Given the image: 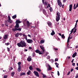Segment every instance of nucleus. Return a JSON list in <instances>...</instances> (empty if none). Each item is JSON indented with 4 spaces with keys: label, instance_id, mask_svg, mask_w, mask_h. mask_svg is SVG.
<instances>
[{
    "label": "nucleus",
    "instance_id": "f257e3e1",
    "mask_svg": "<svg viewBox=\"0 0 78 78\" xmlns=\"http://www.w3.org/2000/svg\"><path fill=\"white\" fill-rule=\"evenodd\" d=\"M17 45H18L19 47H26L27 44L24 41H21L20 43H17Z\"/></svg>",
    "mask_w": 78,
    "mask_h": 78
},
{
    "label": "nucleus",
    "instance_id": "f03ea898",
    "mask_svg": "<svg viewBox=\"0 0 78 78\" xmlns=\"http://www.w3.org/2000/svg\"><path fill=\"white\" fill-rule=\"evenodd\" d=\"M20 27H19V24H18L16 23V25L14 27V28H13L12 29V31L15 32L16 31H21V30H22V28H19Z\"/></svg>",
    "mask_w": 78,
    "mask_h": 78
},
{
    "label": "nucleus",
    "instance_id": "7ed1b4c3",
    "mask_svg": "<svg viewBox=\"0 0 78 78\" xmlns=\"http://www.w3.org/2000/svg\"><path fill=\"white\" fill-rule=\"evenodd\" d=\"M56 20L57 22H59L60 20V13L58 12L57 13V16H56Z\"/></svg>",
    "mask_w": 78,
    "mask_h": 78
},
{
    "label": "nucleus",
    "instance_id": "20e7f679",
    "mask_svg": "<svg viewBox=\"0 0 78 78\" xmlns=\"http://www.w3.org/2000/svg\"><path fill=\"white\" fill-rule=\"evenodd\" d=\"M47 23L49 27H50V28H53L52 23L51 22L49 21Z\"/></svg>",
    "mask_w": 78,
    "mask_h": 78
},
{
    "label": "nucleus",
    "instance_id": "39448f33",
    "mask_svg": "<svg viewBox=\"0 0 78 78\" xmlns=\"http://www.w3.org/2000/svg\"><path fill=\"white\" fill-rule=\"evenodd\" d=\"M34 73L35 75L36 76H37V77H39V73L37 71H34Z\"/></svg>",
    "mask_w": 78,
    "mask_h": 78
},
{
    "label": "nucleus",
    "instance_id": "423d86ee",
    "mask_svg": "<svg viewBox=\"0 0 78 78\" xmlns=\"http://www.w3.org/2000/svg\"><path fill=\"white\" fill-rule=\"evenodd\" d=\"M57 3L58 5L60 7L62 6V3L60 1V0H58Z\"/></svg>",
    "mask_w": 78,
    "mask_h": 78
},
{
    "label": "nucleus",
    "instance_id": "0eeeda50",
    "mask_svg": "<svg viewBox=\"0 0 78 78\" xmlns=\"http://www.w3.org/2000/svg\"><path fill=\"white\" fill-rule=\"evenodd\" d=\"M33 42V40L30 39H28L27 41V42L28 44H31Z\"/></svg>",
    "mask_w": 78,
    "mask_h": 78
},
{
    "label": "nucleus",
    "instance_id": "6e6552de",
    "mask_svg": "<svg viewBox=\"0 0 78 78\" xmlns=\"http://www.w3.org/2000/svg\"><path fill=\"white\" fill-rule=\"evenodd\" d=\"M27 61L30 62L31 61V57L30 56H29L27 58Z\"/></svg>",
    "mask_w": 78,
    "mask_h": 78
},
{
    "label": "nucleus",
    "instance_id": "1a4fd4ad",
    "mask_svg": "<svg viewBox=\"0 0 78 78\" xmlns=\"http://www.w3.org/2000/svg\"><path fill=\"white\" fill-rule=\"evenodd\" d=\"M40 48H41V50H42L43 52H44V51H45L44 48L43 47V46L40 45Z\"/></svg>",
    "mask_w": 78,
    "mask_h": 78
},
{
    "label": "nucleus",
    "instance_id": "9d476101",
    "mask_svg": "<svg viewBox=\"0 0 78 78\" xmlns=\"http://www.w3.org/2000/svg\"><path fill=\"white\" fill-rule=\"evenodd\" d=\"M27 26L28 28H29V27L30 26V22L28 21H27Z\"/></svg>",
    "mask_w": 78,
    "mask_h": 78
},
{
    "label": "nucleus",
    "instance_id": "9b49d317",
    "mask_svg": "<svg viewBox=\"0 0 78 78\" xmlns=\"http://www.w3.org/2000/svg\"><path fill=\"white\" fill-rule=\"evenodd\" d=\"M72 5L71 4L69 5V11H72Z\"/></svg>",
    "mask_w": 78,
    "mask_h": 78
},
{
    "label": "nucleus",
    "instance_id": "f8f14e48",
    "mask_svg": "<svg viewBox=\"0 0 78 78\" xmlns=\"http://www.w3.org/2000/svg\"><path fill=\"white\" fill-rule=\"evenodd\" d=\"M21 23V21H20V20H17L16 21V23L19 24V23Z\"/></svg>",
    "mask_w": 78,
    "mask_h": 78
},
{
    "label": "nucleus",
    "instance_id": "ddd939ff",
    "mask_svg": "<svg viewBox=\"0 0 78 78\" xmlns=\"http://www.w3.org/2000/svg\"><path fill=\"white\" fill-rule=\"evenodd\" d=\"M52 32L51 33V36H53L54 34H55V33L53 30H52Z\"/></svg>",
    "mask_w": 78,
    "mask_h": 78
},
{
    "label": "nucleus",
    "instance_id": "4468645a",
    "mask_svg": "<svg viewBox=\"0 0 78 78\" xmlns=\"http://www.w3.org/2000/svg\"><path fill=\"white\" fill-rule=\"evenodd\" d=\"M76 55V52H75L73 55V58H75Z\"/></svg>",
    "mask_w": 78,
    "mask_h": 78
},
{
    "label": "nucleus",
    "instance_id": "2eb2a0df",
    "mask_svg": "<svg viewBox=\"0 0 78 78\" xmlns=\"http://www.w3.org/2000/svg\"><path fill=\"white\" fill-rule=\"evenodd\" d=\"M7 21L9 23H11L12 22V21L11 20H8Z\"/></svg>",
    "mask_w": 78,
    "mask_h": 78
},
{
    "label": "nucleus",
    "instance_id": "dca6fc26",
    "mask_svg": "<svg viewBox=\"0 0 78 78\" xmlns=\"http://www.w3.org/2000/svg\"><path fill=\"white\" fill-rule=\"evenodd\" d=\"M18 72H20L21 71V66H18Z\"/></svg>",
    "mask_w": 78,
    "mask_h": 78
},
{
    "label": "nucleus",
    "instance_id": "f3484780",
    "mask_svg": "<svg viewBox=\"0 0 78 78\" xmlns=\"http://www.w3.org/2000/svg\"><path fill=\"white\" fill-rule=\"evenodd\" d=\"M15 74V73L14 72H12L11 73V75L12 77H13L14 76V74Z\"/></svg>",
    "mask_w": 78,
    "mask_h": 78
},
{
    "label": "nucleus",
    "instance_id": "a211bd4d",
    "mask_svg": "<svg viewBox=\"0 0 78 78\" xmlns=\"http://www.w3.org/2000/svg\"><path fill=\"white\" fill-rule=\"evenodd\" d=\"M25 75V73H20V76H22L23 75Z\"/></svg>",
    "mask_w": 78,
    "mask_h": 78
},
{
    "label": "nucleus",
    "instance_id": "6ab92c4d",
    "mask_svg": "<svg viewBox=\"0 0 78 78\" xmlns=\"http://www.w3.org/2000/svg\"><path fill=\"white\" fill-rule=\"evenodd\" d=\"M16 17H17V15H15L14 16H12V18L13 19H15Z\"/></svg>",
    "mask_w": 78,
    "mask_h": 78
},
{
    "label": "nucleus",
    "instance_id": "aec40b11",
    "mask_svg": "<svg viewBox=\"0 0 78 78\" xmlns=\"http://www.w3.org/2000/svg\"><path fill=\"white\" fill-rule=\"evenodd\" d=\"M19 33H17L15 34V37H19Z\"/></svg>",
    "mask_w": 78,
    "mask_h": 78
},
{
    "label": "nucleus",
    "instance_id": "412c9836",
    "mask_svg": "<svg viewBox=\"0 0 78 78\" xmlns=\"http://www.w3.org/2000/svg\"><path fill=\"white\" fill-rule=\"evenodd\" d=\"M36 69L37 71L38 72H40L41 71V70L40 69H39L38 68H37Z\"/></svg>",
    "mask_w": 78,
    "mask_h": 78
},
{
    "label": "nucleus",
    "instance_id": "4be33fe9",
    "mask_svg": "<svg viewBox=\"0 0 78 78\" xmlns=\"http://www.w3.org/2000/svg\"><path fill=\"white\" fill-rule=\"evenodd\" d=\"M7 38H8V36H7V35H5L4 37V39H7Z\"/></svg>",
    "mask_w": 78,
    "mask_h": 78
},
{
    "label": "nucleus",
    "instance_id": "5701e85b",
    "mask_svg": "<svg viewBox=\"0 0 78 78\" xmlns=\"http://www.w3.org/2000/svg\"><path fill=\"white\" fill-rule=\"evenodd\" d=\"M48 70H51V67L50 66L48 65Z\"/></svg>",
    "mask_w": 78,
    "mask_h": 78
},
{
    "label": "nucleus",
    "instance_id": "b1692460",
    "mask_svg": "<svg viewBox=\"0 0 78 78\" xmlns=\"http://www.w3.org/2000/svg\"><path fill=\"white\" fill-rule=\"evenodd\" d=\"M40 51H40L39 50V49H37L36 50H35V52H36V53H39V52H40Z\"/></svg>",
    "mask_w": 78,
    "mask_h": 78
},
{
    "label": "nucleus",
    "instance_id": "393cba45",
    "mask_svg": "<svg viewBox=\"0 0 78 78\" xmlns=\"http://www.w3.org/2000/svg\"><path fill=\"white\" fill-rule=\"evenodd\" d=\"M18 67H21V66H20V64H21V62H19L18 63Z\"/></svg>",
    "mask_w": 78,
    "mask_h": 78
},
{
    "label": "nucleus",
    "instance_id": "a878e982",
    "mask_svg": "<svg viewBox=\"0 0 78 78\" xmlns=\"http://www.w3.org/2000/svg\"><path fill=\"white\" fill-rule=\"evenodd\" d=\"M55 64L56 65V67L58 68V66L59 65V64L57 63V62H56L55 63Z\"/></svg>",
    "mask_w": 78,
    "mask_h": 78
},
{
    "label": "nucleus",
    "instance_id": "bb28decb",
    "mask_svg": "<svg viewBox=\"0 0 78 78\" xmlns=\"http://www.w3.org/2000/svg\"><path fill=\"white\" fill-rule=\"evenodd\" d=\"M29 69H30V70H33V67H32V66H30L29 67Z\"/></svg>",
    "mask_w": 78,
    "mask_h": 78
},
{
    "label": "nucleus",
    "instance_id": "cd10ccee",
    "mask_svg": "<svg viewBox=\"0 0 78 78\" xmlns=\"http://www.w3.org/2000/svg\"><path fill=\"white\" fill-rule=\"evenodd\" d=\"M62 37L63 39H65V36H64V34H62Z\"/></svg>",
    "mask_w": 78,
    "mask_h": 78
},
{
    "label": "nucleus",
    "instance_id": "c85d7f7f",
    "mask_svg": "<svg viewBox=\"0 0 78 78\" xmlns=\"http://www.w3.org/2000/svg\"><path fill=\"white\" fill-rule=\"evenodd\" d=\"M44 40H41L40 41V43L41 44H43V43H44Z\"/></svg>",
    "mask_w": 78,
    "mask_h": 78
},
{
    "label": "nucleus",
    "instance_id": "c756f323",
    "mask_svg": "<svg viewBox=\"0 0 78 78\" xmlns=\"http://www.w3.org/2000/svg\"><path fill=\"white\" fill-rule=\"evenodd\" d=\"M43 12L44 14H46V11L44 9H43Z\"/></svg>",
    "mask_w": 78,
    "mask_h": 78
},
{
    "label": "nucleus",
    "instance_id": "7c9ffc66",
    "mask_svg": "<svg viewBox=\"0 0 78 78\" xmlns=\"http://www.w3.org/2000/svg\"><path fill=\"white\" fill-rule=\"evenodd\" d=\"M31 73V71L29 70L28 72L27 73V74L29 75H30V73Z\"/></svg>",
    "mask_w": 78,
    "mask_h": 78
},
{
    "label": "nucleus",
    "instance_id": "2f4dec72",
    "mask_svg": "<svg viewBox=\"0 0 78 78\" xmlns=\"http://www.w3.org/2000/svg\"><path fill=\"white\" fill-rule=\"evenodd\" d=\"M5 45H10V43H5Z\"/></svg>",
    "mask_w": 78,
    "mask_h": 78
},
{
    "label": "nucleus",
    "instance_id": "473e14b6",
    "mask_svg": "<svg viewBox=\"0 0 78 78\" xmlns=\"http://www.w3.org/2000/svg\"><path fill=\"white\" fill-rule=\"evenodd\" d=\"M44 4L45 6H47V1L45 2Z\"/></svg>",
    "mask_w": 78,
    "mask_h": 78
},
{
    "label": "nucleus",
    "instance_id": "72a5a7b5",
    "mask_svg": "<svg viewBox=\"0 0 78 78\" xmlns=\"http://www.w3.org/2000/svg\"><path fill=\"white\" fill-rule=\"evenodd\" d=\"M43 75V77L44 78H46V75L44 74H42Z\"/></svg>",
    "mask_w": 78,
    "mask_h": 78
},
{
    "label": "nucleus",
    "instance_id": "f704fd0d",
    "mask_svg": "<svg viewBox=\"0 0 78 78\" xmlns=\"http://www.w3.org/2000/svg\"><path fill=\"white\" fill-rule=\"evenodd\" d=\"M49 10H50V12H51L52 11V10H53V9H52V7H50Z\"/></svg>",
    "mask_w": 78,
    "mask_h": 78
},
{
    "label": "nucleus",
    "instance_id": "c9c22d12",
    "mask_svg": "<svg viewBox=\"0 0 78 78\" xmlns=\"http://www.w3.org/2000/svg\"><path fill=\"white\" fill-rule=\"evenodd\" d=\"M69 37H69L68 38L67 42H69V41H70V39L69 38Z\"/></svg>",
    "mask_w": 78,
    "mask_h": 78
},
{
    "label": "nucleus",
    "instance_id": "e433bc0d",
    "mask_svg": "<svg viewBox=\"0 0 78 78\" xmlns=\"http://www.w3.org/2000/svg\"><path fill=\"white\" fill-rule=\"evenodd\" d=\"M12 69H13L12 68V67H10L9 68V70H12Z\"/></svg>",
    "mask_w": 78,
    "mask_h": 78
},
{
    "label": "nucleus",
    "instance_id": "4c0bfd02",
    "mask_svg": "<svg viewBox=\"0 0 78 78\" xmlns=\"http://www.w3.org/2000/svg\"><path fill=\"white\" fill-rule=\"evenodd\" d=\"M74 28H75V27H74L73 29H72L71 32H72L73 33V30H74Z\"/></svg>",
    "mask_w": 78,
    "mask_h": 78
},
{
    "label": "nucleus",
    "instance_id": "58836bf2",
    "mask_svg": "<svg viewBox=\"0 0 78 78\" xmlns=\"http://www.w3.org/2000/svg\"><path fill=\"white\" fill-rule=\"evenodd\" d=\"M7 49L8 50V51H10V49H9V48L8 47H7Z\"/></svg>",
    "mask_w": 78,
    "mask_h": 78
},
{
    "label": "nucleus",
    "instance_id": "ea45409f",
    "mask_svg": "<svg viewBox=\"0 0 78 78\" xmlns=\"http://www.w3.org/2000/svg\"><path fill=\"white\" fill-rule=\"evenodd\" d=\"M75 5H76V4H74V6H73L74 9H75Z\"/></svg>",
    "mask_w": 78,
    "mask_h": 78
},
{
    "label": "nucleus",
    "instance_id": "a19ab883",
    "mask_svg": "<svg viewBox=\"0 0 78 78\" xmlns=\"http://www.w3.org/2000/svg\"><path fill=\"white\" fill-rule=\"evenodd\" d=\"M44 2H45V0H42V2L43 5H44Z\"/></svg>",
    "mask_w": 78,
    "mask_h": 78
},
{
    "label": "nucleus",
    "instance_id": "79ce46f5",
    "mask_svg": "<svg viewBox=\"0 0 78 78\" xmlns=\"http://www.w3.org/2000/svg\"><path fill=\"white\" fill-rule=\"evenodd\" d=\"M58 61V58H55V61Z\"/></svg>",
    "mask_w": 78,
    "mask_h": 78
},
{
    "label": "nucleus",
    "instance_id": "37998d69",
    "mask_svg": "<svg viewBox=\"0 0 78 78\" xmlns=\"http://www.w3.org/2000/svg\"><path fill=\"white\" fill-rule=\"evenodd\" d=\"M57 75L58 76H59V72L58 71H57Z\"/></svg>",
    "mask_w": 78,
    "mask_h": 78
},
{
    "label": "nucleus",
    "instance_id": "c03bdc74",
    "mask_svg": "<svg viewBox=\"0 0 78 78\" xmlns=\"http://www.w3.org/2000/svg\"><path fill=\"white\" fill-rule=\"evenodd\" d=\"M72 66H75V63H73L72 64Z\"/></svg>",
    "mask_w": 78,
    "mask_h": 78
},
{
    "label": "nucleus",
    "instance_id": "a18cd8bd",
    "mask_svg": "<svg viewBox=\"0 0 78 78\" xmlns=\"http://www.w3.org/2000/svg\"><path fill=\"white\" fill-rule=\"evenodd\" d=\"M75 78H78V74H76V76H75Z\"/></svg>",
    "mask_w": 78,
    "mask_h": 78
},
{
    "label": "nucleus",
    "instance_id": "49530a36",
    "mask_svg": "<svg viewBox=\"0 0 78 78\" xmlns=\"http://www.w3.org/2000/svg\"><path fill=\"white\" fill-rule=\"evenodd\" d=\"M8 20H10V19H11V18L10 17V16H8Z\"/></svg>",
    "mask_w": 78,
    "mask_h": 78
},
{
    "label": "nucleus",
    "instance_id": "de8ad7c7",
    "mask_svg": "<svg viewBox=\"0 0 78 78\" xmlns=\"http://www.w3.org/2000/svg\"><path fill=\"white\" fill-rule=\"evenodd\" d=\"M39 55H42V53L40 51L38 53Z\"/></svg>",
    "mask_w": 78,
    "mask_h": 78
},
{
    "label": "nucleus",
    "instance_id": "09e8293b",
    "mask_svg": "<svg viewBox=\"0 0 78 78\" xmlns=\"http://www.w3.org/2000/svg\"><path fill=\"white\" fill-rule=\"evenodd\" d=\"M54 49L55 50H56V51H57V50H58V49L57 48H54Z\"/></svg>",
    "mask_w": 78,
    "mask_h": 78
},
{
    "label": "nucleus",
    "instance_id": "8fccbe9b",
    "mask_svg": "<svg viewBox=\"0 0 78 78\" xmlns=\"http://www.w3.org/2000/svg\"><path fill=\"white\" fill-rule=\"evenodd\" d=\"M19 35H20V36H22V33H19Z\"/></svg>",
    "mask_w": 78,
    "mask_h": 78
},
{
    "label": "nucleus",
    "instance_id": "3c124183",
    "mask_svg": "<svg viewBox=\"0 0 78 78\" xmlns=\"http://www.w3.org/2000/svg\"><path fill=\"white\" fill-rule=\"evenodd\" d=\"M74 59H73L71 61V62L72 63H73V61H74Z\"/></svg>",
    "mask_w": 78,
    "mask_h": 78
},
{
    "label": "nucleus",
    "instance_id": "603ef678",
    "mask_svg": "<svg viewBox=\"0 0 78 78\" xmlns=\"http://www.w3.org/2000/svg\"><path fill=\"white\" fill-rule=\"evenodd\" d=\"M48 54H49L48 52H46V54H45L46 56H47V55H48Z\"/></svg>",
    "mask_w": 78,
    "mask_h": 78
},
{
    "label": "nucleus",
    "instance_id": "864d4df0",
    "mask_svg": "<svg viewBox=\"0 0 78 78\" xmlns=\"http://www.w3.org/2000/svg\"><path fill=\"white\" fill-rule=\"evenodd\" d=\"M76 29H75V30L73 32V34H74V33H76Z\"/></svg>",
    "mask_w": 78,
    "mask_h": 78
},
{
    "label": "nucleus",
    "instance_id": "5fc2aeb1",
    "mask_svg": "<svg viewBox=\"0 0 78 78\" xmlns=\"http://www.w3.org/2000/svg\"><path fill=\"white\" fill-rule=\"evenodd\" d=\"M73 71V69L72 68L71 69V70H70V72H72V71Z\"/></svg>",
    "mask_w": 78,
    "mask_h": 78
},
{
    "label": "nucleus",
    "instance_id": "6e6d98bb",
    "mask_svg": "<svg viewBox=\"0 0 78 78\" xmlns=\"http://www.w3.org/2000/svg\"><path fill=\"white\" fill-rule=\"evenodd\" d=\"M50 58V56H48L47 58V59H49V58Z\"/></svg>",
    "mask_w": 78,
    "mask_h": 78
},
{
    "label": "nucleus",
    "instance_id": "4d7b16f0",
    "mask_svg": "<svg viewBox=\"0 0 78 78\" xmlns=\"http://www.w3.org/2000/svg\"><path fill=\"white\" fill-rule=\"evenodd\" d=\"M48 7H49V8H50V4H48Z\"/></svg>",
    "mask_w": 78,
    "mask_h": 78
},
{
    "label": "nucleus",
    "instance_id": "13d9d810",
    "mask_svg": "<svg viewBox=\"0 0 78 78\" xmlns=\"http://www.w3.org/2000/svg\"><path fill=\"white\" fill-rule=\"evenodd\" d=\"M25 39L27 41V40H28V39H27V36L26 37Z\"/></svg>",
    "mask_w": 78,
    "mask_h": 78
},
{
    "label": "nucleus",
    "instance_id": "bf43d9fd",
    "mask_svg": "<svg viewBox=\"0 0 78 78\" xmlns=\"http://www.w3.org/2000/svg\"><path fill=\"white\" fill-rule=\"evenodd\" d=\"M75 69H76V70H78V66L77 67L75 68Z\"/></svg>",
    "mask_w": 78,
    "mask_h": 78
},
{
    "label": "nucleus",
    "instance_id": "052dcab7",
    "mask_svg": "<svg viewBox=\"0 0 78 78\" xmlns=\"http://www.w3.org/2000/svg\"><path fill=\"white\" fill-rule=\"evenodd\" d=\"M5 27H8V24L7 23H5Z\"/></svg>",
    "mask_w": 78,
    "mask_h": 78
},
{
    "label": "nucleus",
    "instance_id": "680f3d73",
    "mask_svg": "<svg viewBox=\"0 0 78 78\" xmlns=\"http://www.w3.org/2000/svg\"><path fill=\"white\" fill-rule=\"evenodd\" d=\"M70 72L69 71L68 73H67V75H69V73H70Z\"/></svg>",
    "mask_w": 78,
    "mask_h": 78
},
{
    "label": "nucleus",
    "instance_id": "e2e57ef3",
    "mask_svg": "<svg viewBox=\"0 0 78 78\" xmlns=\"http://www.w3.org/2000/svg\"><path fill=\"white\" fill-rule=\"evenodd\" d=\"M23 36H25V37H26V36H27L26 35H25V34H23Z\"/></svg>",
    "mask_w": 78,
    "mask_h": 78
},
{
    "label": "nucleus",
    "instance_id": "0e129e2a",
    "mask_svg": "<svg viewBox=\"0 0 78 78\" xmlns=\"http://www.w3.org/2000/svg\"><path fill=\"white\" fill-rule=\"evenodd\" d=\"M28 36L29 37H31V35H30L28 34Z\"/></svg>",
    "mask_w": 78,
    "mask_h": 78
},
{
    "label": "nucleus",
    "instance_id": "69168bd1",
    "mask_svg": "<svg viewBox=\"0 0 78 78\" xmlns=\"http://www.w3.org/2000/svg\"><path fill=\"white\" fill-rule=\"evenodd\" d=\"M78 48V46H76L75 47V48Z\"/></svg>",
    "mask_w": 78,
    "mask_h": 78
},
{
    "label": "nucleus",
    "instance_id": "338daca9",
    "mask_svg": "<svg viewBox=\"0 0 78 78\" xmlns=\"http://www.w3.org/2000/svg\"><path fill=\"white\" fill-rule=\"evenodd\" d=\"M72 37H69V39H72Z\"/></svg>",
    "mask_w": 78,
    "mask_h": 78
},
{
    "label": "nucleus",
    "instance_id": "774afa93",
    "mask_svg": "<svg viewBox=\"0 0 78 78\" xmlns=\"http://www.w3.org/2000/svg\"><path fill=\"white\" fill-rule=\"evenodd\" d=\"M29 49H32V48H31V47H29Z\"/></svg>",
    "mask_w": 78,
    "mask_h": 78
}]
</instances>
